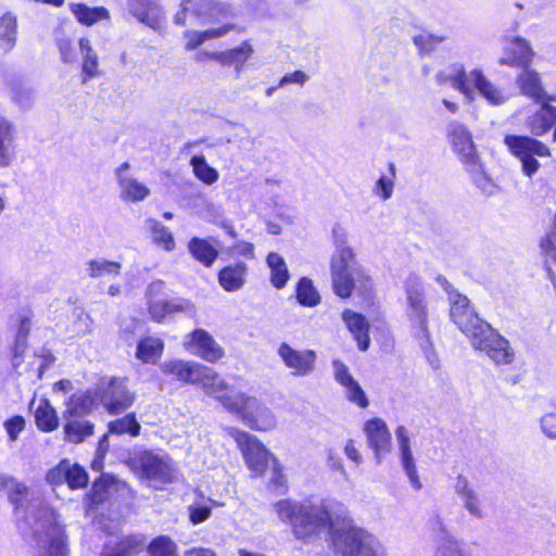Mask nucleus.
Segmentation results:
<instances>
[{
    "label": "nucleus",
    "mask_w": 556,
    "mask_h": 556,
    "mask_svg": "<svg viewBox=\"0 0 556 556\" xmlns=\"http://www.w3.org/2000/svg\"><path fill=\"white\" fill-rule=\"evenodd\" d=\"M342 319L354 339L357 341L358 349L361 351H367L370 339L368 334L369 324L366 317L351 309H344L342 313Z\"/></svg>",
    "instance_id": "obj_24"
},
{
    "label": "nucleus",
    "mask_w": 556,
    "mask_h": 556,
    "mask_svg": "<svg viewBox=\"0 0 556 556\" xmlns=\"http://www.w3.org/2000/svg\"><path fill=\"white\" fill-rule=\"evenodd\" d=\"M238 408L230 413L239 415L253 430L268 431L276 426V417L271 410L263 405L256 397L244 393L236 402Z\"/></svg>",
    "instance_id": "obj_9"
},
{
    "label": "nucleus",
    "mask_w": 556,
    "mask_h": 556,
    "mask_svg": "<svg viewBox=\"0 0 556 556\" xmlns=\"http://www.w3.org/2000/svg\"><path fill=\"white\" fill-rule=\"evenodd\" d=\"M108 429L111 434H129L131 437H138L140 434L141 426L137 420L135 413H129L122 418L110 421Z\"/></svg>",
    "instance_id": "obj_42"
},
{
    "label": "nucleus",
    "mask_w": 556,
    "mask_h": 556,
    "mask_svg": "<svg viewBox=\"0 0 556 556\" xmlns=\"http://www.w3.org/2000/svg\"><path fill=\"white\" fill-rule=\"evenodd\" d=\"M395 437L399 444V451H400V459L401 465L406 473L412 486L419 491L422 488V483L419 479L417 469H416V462L413 456L412 447H410V438L408 434V430L404 426H399L395 429Z\"/></svg>",
    "instance_id": "obj_17"
},
{
    "label": "nucleus",
    "mask_w": 556,
    "mask_h": 556,
    "mask_svg": "<svg viewBox=\"0 0 556 556\" xmlns=\"http://www.w3.org/2000/svg\"><path fill=\"white\" fill-rule=\"evenodd\" d=\"M345 390V396L348 400L356 404L361 408H366L369 405L368 397L359 383L353 379L351 383L343 386Z\"/></svg>",
    "instance_id": "obj_49"
},
{
    "label": "nucleus",
    "mask_w": 556,
    "mask_h": 556,
    "mask_svg": "<svg viewBox=\"0 0 556 556\" xmlns=\"http://www.w3.org/2000/svg\"><path fill=\"white\" fill-rule=\"evenodd\" d=\"M541 429L549 439H556V414H546L541 418Z\"/></svg>",
    "instance_id": "obj_58"
},
{
    "label": "nucleus",
    "mask_w": 556,
    "mask_h": 556,
    "mask_svg": "<svg viewBox=\"0 0 556 556\" xmlns=\"http://www.w3.org/2000/svg\"><path fill=\"white\" fill-rule=\"evenodd\" d=\"M160 369L164 375L173 376L176 380L187 384L198 383L203 371L201 364L181 359L166 361L160 365Z\"/></svg>",
    "instance_id": "obj_21"
},
{
    "label": "nucleus",
    "mask_w": 556,
    "mask_h": 556,
    "mask_svg": "<svg viewBox=\"0 0 556 556\" xmlns=\"http://www.w3.org/2000/svg\"><path fill=\"white\" fill-rule=\"evenodd\" d=\"M153 241L164 250L170 252L175 249V240L170 230L161 222L149 219Z\"/></svg>",
    "instance_id": "obj_47"
},
{
    "label": "nucleus",
    "mask_w": 556,
    "mask_h": 556,
    "mask_svg": "<svg viewBox=\"0 0 556 556\" xmlns=\"http://www.w3.org/2000/svg\"><path fill=\"white\" fill-rule=\"evenodd\" d=\"M14 125L0 116V166L9 167L15 160Z\"/></svg>",
    "instance_id": "obj_27"
},
{
    "label": "nucleus",
    "mask_w": 556,
    "mask_h": 556,
    "mask_svg": "<svg viewBox=\"0 0 556 556\" xmlns=\"http://www.w3.org/2000/svg\"><path fill=\"white\" fill-rule=\"evenodd\" d=\"M122 264L104 258L90 260L86 263V270L91 278H100L103 276H118Z\"/></svg>",
    "instance_id": "obj_44"
},
{
    "label": "nucleus",
    "mask_w": 556,
    "mask_h": 556,
    "mask_svg": "<svg viewBox=\"0 0 556 556\" xmlns=\"http://www.w3.org/2000/svg\"><path fill=\"white\" fill-rule=\"evenodd\" d=\"M448 137L454 151L458 154L462 163L466 165H476L480 157L469 129L458 122H453L448 126Z\"/></svg>",
    "instance_id": "obj_16"
},
{
    "label": "nucleus",
    "mask_w": 556,
    "mask_h": 556,
    "mask_svg": "<svg viewBox=\"0 0 556 556\" xmlns=\"http://www.w3.org/2000/svg\"><path fill=\"white\" fill-rule=\"evenodd\" d=\"M230 434L239 445L249 469L256 476L263 475L273 455L249 432L232 428Z\"/></svg>",
    "instance_id": "obj_10"
},
{
    "label": "nucleus",
    "mask_w": 556,
    "mask_h": 556,
    "mask_svg": "<svg viewBox=\"0 0 556 556\" xmlns=\"http://www.w3.org/2000/svg\"><path fill=\"white\" fill-rule=\"evenodd\" d=\"M429 528L435 544V556H466L463 544L451 532L442 516L435 514L429 520Z\"/></svg>",
    "instance_id": "obj_12"
},
{
    "label": "nucleus",
    "mask_w": 556,
    "mask_h": 556,
    "mask_svg": "<svg viewBox=\"0 0 556 556\" xmlns=\"http://www.w3.org/2000/svg\"><path fill=\"white\" fill-rule=\"evenodd\" d=\"M30 317L28 315L21 316L16 337L27 339L30 331Z\"/></svg>",
    "instance_id": "obj_61"
},
{
    "label": "nucleus",
    "mask_w": 556,
    "mask_h": 556,
    "mask_svg": "<svg viewBox=\"0 0 556 556\" xmlns=\"http://www.w3.org/2000/svg\"><path fill=\"white\" fill-rule=\"evenodd\" d=\"M79 50L83 56L81 70L86 76L83 81L99 75V60L88 38L79 39Z\"/></svg>",
    "instance_id": "obj_39"
},
{
    "label": "nucleus",
    "mask_w": 556,
    "mask_h": 556,
    "mask_svg": "<svg viewBox=\"0 0 556 556\" xmlns=\"http://www.w3.org/2000/svg\"><path fill=\"white\" fill-rule=\"evenodd\" d=\"M407 298L406 314L414 329V336L419 340L421 349L427 352L431 346L428 330V306L426 302L425 288L421 279L412 274L405 280Z\"/></svg>",
    "instance_id": "obj_6"
},
{
    "label": "nucleus",
    "mask_w": 556,
    "mask_h": 556,
    "mask_svg": "<svg viewBox=\"0 0 556 556\" xmlns=\"http://www.w3.org/2000/svg\"><path fill=\"white\" fill-rule=\"evenodd\" d=\"M332 367L334 380L342 387L346 383H351V381L354 379L350 374L349 367L340 359H334L332 362Z\"/></svg>",
    "instance_id": "obj_52"
},
{
    "label": "nucleus",
    "mask_w": 556,
    "mask_h": 556,
    "mask_svg": "<svg viewBox=\"0 0 556 556\" xmlns=\"http://www.w3.org/2000/svg\"><path fill=\"white\" fill-rule=\"evenodd\" d=\"M65 440L71 443H81L87 437L93 433V424L87 419L64 418Z\"/></svg>",
    "instance_id": "obj_36"
},
{
    "label": "nucleus",
    "mask_w": 556,
    "mask_h": 556,
    "mask_svg": "<svg viewBox=\"0 0 556 556\" xmlns=\"http://www.w3.org/2000/svg\"><path fill=\"white\" fill-rule=\"evenodd\" d=\"M27 349V339H22L15 336L14 345L12 348V364L14 367H18L23 363V355Z\"/></svg>",
    "instance_id": "obj_57"
},
{
    "label": "nucleus",
    "mask_w": 556,
    "mask_h": 556,
    "mask_svg": "<svg viewBox=\"0 0 556 556\" xmlns=\"http://www.w3.org/2000/svg\"><path fill=\"white\" fill-rule=\"evenodd\" d=\"M527 125L533 136L541 137L547 134L553 127H556V106L548 103L542 104V106L528 118Z\"/></svg>",
    "instance_id": "obj_26"
},
{
    "label": "nucleus",
    "mask_w": 556,
    "mask_h": 556,
    "mask_svg": "<svg viewBox=\"0 0 556 556\" xmlns=\"http://www.w3.org/2000/svg\"><path fill=\"white\" fill-rule=\"evenodd\" d=\"M56 43L62 62L66 64L74 63L76 58L72 41L68 38H60Z\"/></svg>",
    "instance_id": "obj_53"
},
{
    "label": "nucleus",
    "mask_w": 556,
    "mask_h": 556,
    "mask_svg": "<svg viewBox=\"0 0 556 556\" xmlns=\"http://www.w3.org/2000/svg\"><path fill=\"white\" fill-rule=\"evenodd\" d=\"M211 516V508L206 505L189 506V517L193 525L205 521Z\"/></svg>",
    "instance_id": "obj_56"
},
{
    "label": "nucleus",
    "mask_w": 556,
    "mask_h": 556,
    "mask_svg": "<svg viewBox=\"0 0 556 556\" xmlns=\"http://www.w3.org/2000/svg\"><path fill=\"white\" fill-rule=\"evenodd\" d=\"M146 541L144 534H129L122 538L113 546L105 547L100 556H136L143 549Z\"/></svg>",
    "instance_id": "obj_28"
},
{
    "label": "nucleus",
    "mask_w": 556,
    "mask_h": 556,
    "mask_svg": "<svg viewBox=\"0 0 556 556\" xmlns=\"http://www.w3.org/2000/svg\"><path fill=\"white\" fill-rule=\"evenodd\" d=\"M448 302L452 321L469 339L473 349L485 353L496 365L514 362L515 351L509 341L479 317L466 295L452 290Z\"/></svg>",
    "instance_id": "obj_3"
},
{
    "label": "nucleus",
    "mask_w": 556,
    "mask_h": 556,
    "mask_svg": "<svg viewBox=\"0 0 556 556\" xmlns=\"http://www.w3.org/2000/svg\"><path fill=\"white\" fill-rule=\"evenodd\" d=\"M277 354L293 376L307 377L316 369L317 354L313 350H296L289 343L282 342L277 349Z\"/></svg>",
    "instance_id": "obj_11"
},
{
    "label": "nucleus",
    "mask_w": 556,
    "mask_h": 556,
    "mask_svg": "<svg viewBox=\"0 0 556 556\" xmlns=\"http://www.w3.org/2000/svg\"><path fill=\"white\" fill-rule=\"evenodd\" d=\"M248 267L242 262L228 265L219 270L218 282L227 292L237 291L243 287Z\"/></svg>",
    "instance_id": "obj_30"
},
{
    "label": "nucleus",
    "mask_w": 556,
    "mask_h": 556,
    "mask_svg": "<svg viewBox=\"0 0 556 556\" xmlns=\"http://www.w3.org/2000/svg\"><path fill=\"white\" fill-rule=\"evenodd\" d=\"M149 556H177V545L167 535L154 538L147 546Z\"/></svg>",
    "instance_id": "obj_48"
},
{
    "label": "nucleus",
    "mask_w": 556,
    "mask_h": 556,
    "mask_svg": "<svg viewBox=\"0 0 556 556\" xmlns=\"http://www.w3.org/2000/svg\"><path fill=\"white\" fill-rule=\"evenodd\" d=\"M266 263L270 269L271 285L277 289L285 288L290 275L283 257L276 252H270L266 257Z\"/></svg>",
    "instance_id": "obj_37"
},
{
    "label": "nucleus",
    "mask_w": 556,
    "mask_h": 556,
    "mask_svg": "<svg viewBox=\"0 0 556 556\" xmlns=\"http://www.w3.org/2000/svg\"><path fill=\"white\" fill-rule=\"evenodd\" d=\"M437 80L439 84L451 80L453 87L464 93L469 100L473 99V91L470 85H472L491 105H501L508 100V94L503 89L492 84L481 70L476 68L466 73L465 70L460 67L457 73L453 75H445V73L440 72L437 74Z\"/></svg>",
    "instance_id": "obj_5"
},
{
    "label": "nucleus",
    "mask_w": 556,
    "mask_h": 556,
    "mask_svg": "<svg viewBox=\"0 0 556 556\" xmlns=\"http://www.w3.org/2000/svg\"><path fill=\"white\" fill-rule=\"evenodd\" d=\"M0 490L8 493L15 514L25 515L24 523L33 532L39 556H66L67 548L63 529L59 525L54 511L46 505L24 507L29 500L34 501V493L25 483L17 481L12 476L0 475Z\"/></svg>",
    "instance_id": "obj_2"
},
{
    "label": "nucleus",
    "mask_w": 556,
    "mask_h": 556,
    "mask_svg": "<svg viewBox=\"0 0 556 556\" xmlns=\"http://www.w3.org/2000/svg\"><path fill=\"white\" fill-rule=\"evenodd\" d=\"M541 248L548 257L556 262V229L551 231L541 242Z\"/></svg>",
    "instance_id": "obj_60"
},
{
    "label": "nucleus",
    "mask_w": 556,
    "mask_h": 556,
    "mask_svg": "<svg viewBox=\"0 0 556 556\" xmlns=\"http://www.w3.org/2000/svg\"><path fill=\"white\" fill-rule=\"evenodd\" d=\"M308 80V75L303 71H294L280 78L278 87H283L288 84L304 85Z\"/></svg>",
    "instance_id": "obj_59"
},
{
    "label": "nucleus",
    "mask_w": 556,
    "mask_h": 556,
    "mask_svg": "<svg viewBox=\"0 0 556 556\" xmlns=\"http://www.w3.org/2000/svg\"><path fill=\"white\" fill-rule=\"evenodd\" d=\"M454 492L459 497L463 507L471 517L476 519L484 518L485 514L479 492L470 483L466 476L459 473L456 477Z\"/></svg>",
    "instance_id": "obj_19"
},
{
    "label": "nucleus",
    "mask_w": 556,
    "mask_h": 556,
    "mask_svg": "<svg viewBox=\"0 0 556 556\" xmlns=\"http://www.w3.org/2000/svg\"><path fill=\"white\" fill-rule=\"evenodd\" d=\"M466 170L470 174L471 181L486 197L494 195L497 186L494 181L484 173L483 166L479 161H476V165H466Z\"/></svg>",
    "instance_id": "obj_40"
},
{
    "label": "nucleus",
    "mask_w": 556,
    "mask_h": 556,
    "mask_svg": "<svg viewBox=\"0 0 556 556\" xmlns=\"http://www.w3.org/2000/svg\"><path fill=\"white\" fill-rule=\"evenodd\" d=\"M130 15L151 29L161 33L166 27V14L157 0H126Z\"/></svg>",
    "instance_id": "obj_14"
},
{
    "label": "nucleus",
    "mask_w": 556,
    "mask_h": 556,
    "mask_svg": "<svg viewBox=\"0 0 556 556\" xmlns=\"http://www.w3.org/2000/svg\"><path fill=\"white\" fill-rule=\"evenodd\" d=\"M190 165L192 166L195 177L206 185H212L219 178L218 172L207 164L203 155L192 156Z\"/></svg>",
    "instance_id": "obj_45"
},
{
    "label": "nucleus",
    "mask_w": 556,
    "mask_h": 556,
    "mask_svg": "<svg viewBox=\"0 0 556 556\" xmlns=\"http://www.w3.org/2000/svg\"><path fill=\"white\" fill-rule=\"evenodd\" d=\"M25 427V420L22 416H14L4 422V428L9 439L15 441Z\"/></svg>",
    "instance_id": "obj_54"
},
{
    "label": "nucleus",
    "mask_w": 556,
    "mask_h": 556,
    "mask_svg": "<svg viewBox=\"0 0 556 556\" xmlns=\"http://www.w3.org/2000/svg\"><path fill=\"white\" fill-rule=\"evenodd\" d=\"M66 483L71 489H81L88 484V473L78 464L70 462V471L66 475Z\"/></svg>",
    "instance_id": "obj_50"
},
{
    "label": "nucleus",
    "mask_w": 556,
    "mask_h": 556,
    "mask_svg": "<svg viewBox=\"0 0 556 556\" xmlns=\"http://www.w3.org/2000/svg\"><path fill=\"white\" fill-rule=\"evenodd\" d=\"M233 28V25L228 24L217 28H211L203 31H192L188 30L185 33L186 38H188V42L186 48L188 50H193L200 47L202 43L210 39L219 38L225 36Z\"/></svg>",
    "instance_id": "obj_41"
},
{
    "label": "nucleus",
    "mask_w": 556,
    "mask_h": 556,
    "mask_svg": "<svg viewBox=\"0 0 556 556\" xmlns=\"http://www.w3.org/2000/svg\"><path fill=\"white\" fill-rule=\"evenodd\" d=\"M70 471V460L63 459L58 466L47 472L46 479L52 485L66 483V475Z\"/></svg>",
    "instance_id": "obj_51"
},
{
    "label": "nucleus",
    "mask_w": 556,
    "mask_h": 556,
    "mask_svg": "<svg viewBox=\"0 0 556 556\" xmlns=\"http://www.w3.org/2000/svg\"><path fill=\"white\" fill-rule=\"evenodd\" d=\"M68 9L77 22L85 26H92L100 21L111 18L110 11L104 7L91 8L85 3L72 2L68 4Z\"/></svg>",
    "instance_id": "obj_29"
},
{
    "label": "nucleus",
    "mask_w": 556,
    "mask_h": 556,
    "mask_svg": "<svg viewBox=\"0 0 556 556\" xmlns=\"http://www.w3.org/2000/svg\"><path fill=\"white\" fill-rule=\"evenodd\" d=\"M517 83L521 92L535 101H541L545 98V91L538 72L529 70V67L523 68L517 78Z\"/></svg>",
    "instance_id": "obj_34"
},
{
    "label": "nucleus",
    "mask_w": 556,
    "mask_h": 556,
    "mask_svg": "<svg viewBox=\"0 0 556 556\" xmlns=\"http://www.w3.org/2000/svg\"><path fill=\"white\" fill-rule=\"evenodd\" d=\"M164 343L159 338L147 337L137 344L136 357L143 363H155L162 355Z\"/></svg>",
    "instance_id": "obj_38"
},
{
    "label": "nucleus",
    "mask_w": 556,
    "mask_h": 556,
    "mask_svg": "<svg viewBox=\"0 0 556 556\" xmlns=\"http://www.w3.org/2000/svg\"><path fill=\"white\" fill-rule=\"evenodd\" d=\"M119 187L122 190L121 197L124 200L138 202L144 200L150 194L149 188L134 178L121 177Z\"/></svg>",
    "instance_id": "obj_43"
},
{
    "label": "nucleus",
    "mask_w": 556,
    "mask_h": 556,
    "mask_svg": "<svg viewBox=\"0 0 556 556\" xmlns=\"http://www.w3.org/2000/svg\"><path fill=\"white\" fill-rule=\"evenodd\" d=\"M334 251L330 258L332 290L341 299H349L356 291L363 298H369L372 291V278L357 261L356 253L349 245V232L341 225L332 228Z\"/></svg>",
    "instance_id": "obj_4"
},
{
    "label": "nucleus",
    "mask_w": 556,
    "mask_h": 556,
    "mask_svg": "<svg viewBox=\"0 0 556 556\" xmlns=\"http://www.w3.org/2000/svg\"><path fill=\"white\" fill-rule=\"evenodd\" d=\"M135 393L130 392L125 381L112 378L101 390L100 401L111 415H119L126 412L135 402Z\"/></svg>",
    "instance_id": "obj_13"
},
{
    "label": "nucleus",
    "mask_w": 556,
    "mask_h": 556,
    "mask_svg": "<svg viewBox=\"0 0 556 556\" xmlns=\"http://www.w3.org/2000/svg\"><path fill=\"white\" fill-rule=\"evenodd\" d=\"M188 251L195 261L205 267H211L218 257V251L206 239L198 237L190 239Z\"/></svg>",
    "instance_id": "obj_35"
},
{
    "label": "nucleus",
    "mask_w": 556,
    "mask_h": 556,
    "mask_svg": "<svg viewBox=\"0 0 556 556\" xmlns=\"http://www.w3.org/2000/svg\"><path fill=\"white\" fill-rule=\"evenodd\" d=\"M253 53L252 46L244 41L239 47L224 51L205 53L210 59L219 62L224 66H235L238 73L241 72L243 64Z\"/></svg>",
    "instance_id": "obj_25"
},
{
    "label": "nucleus",
    "mask_w": 556,
    "mask_h": 556,
    "mask_svg": "<svg viewBox=\"0 0 556 556\" xmlns=\"http://www.w3.org/2000/svg\"><path fill=\"white\" fill-rule=\"evenodd\" d=\"M190 2V0H184L181 3H180V10L174 15V23L179 25V26H184L186 24V15H187V12H188V3Z\"/></svg>",
    "instance_id": "obj_64"
},
{
    "label": "nucleus",
    "mask_w": 556,
    "mask_h": 556,
    "mask_svg": "<svg viewBox=\"0 0 556 556\" xmlns=\"http://www.w3.org/2000/svg\"><path fill=\"white\" fill-rule=\"evenodd\" d=\"M532 58L533 51L530 43L521 37H515L506 48V56L502 58L500 62L503 65L526 68L530 66Z\"/></svg>",
    "instance_id": "obj_23"
},
{
    "label": "nucleus",
    "mask_w": 556,
    "mask_h": 556,
    "mask_svg": "<svg viewBox=\"0 0 556 556\" xmlns=\"http://www.w3.org/2000/svg\"><path fill=\"white\" fill-rule=\"evenodd\" d=\"M202 369L198 383L202 386L205 393L218 400L228 412L237 409L236 402L242 392L228 393V384L224 379L208 367L202 365Z\"/></svg>",
    "instance_id": "obj_15"
},
{
    "label": "nucleus",
    "mask_w": 556,
    "mask_h": 556,
    "mask_svg": "<svg viewBox=\"0 0 556 556\" xmlns=\"http://www.w3.org/2000/svg\"><path fill=\"white\" fill-rule=\"evenodd\" d=\"M504 143L510 153L520 161L522 173L527 177H532L540 168V163L535 160V156H551L549 148L533 137L507 135L504 138Z\"/></svg>",
    "instance_id": "obj_8"
},
{
    "label": "nucleus",
    "mask_w": 556,
    "mask_h": 556,
    "mask_svg": "<svg viewBox=\"0 0 556 556\" xmlns=\"http://www.w3.org/2000/svg\"><path fill=\"white\" fill-rule=\"evenodd\" d=\"M30 409L34 413L35 424L42 432H51L59 427V416L56 410L46 397L35 400L30 403Z\"/></svg>",
    "instance_id": "obj_22"
},
{
    "label": "nucleus",
    "mask_w": 556,
    "mask_h": 556,
    "mask_svg": "<svg viewBox=\"0 0 556 556\" xmlns=\"http://www.w3.org/2000/svg\"><path fill=\"white\" fill-rule=\"evenodd\" d=\"M190 344L195 354L208 363L218 362L225 354L224 349L204 329H195L190 333Z\"/></svg>",
    "instance_id": "obj_20"
},
{
    "label": "nucleus",
    "mask_w": 556,
    "mask_h": 556,
    "mask_svg": "<svg viewBox=\"0 0 556 556\" xmlns=\"http://www.w3.org/2000/svg\"><path fill=\"white\" fill-rule=\"evenodd\" d=\"M164 282L156 280L150 283L147 290V296L149 299V311L151 315L157 320H161L163 313L180 309V307L177 305L159 299V296L164 293Z\"/></svg>",
    "instance_id": "obj_32"
},
{
    "label": "nucleus",
    "mask_w": 556,
    "mask_h": 556,
    "mask_svg": "<svg viewBox=\"0 0 556 556\" xmlns=\"http://www.w3.org/2000/svg\"><path fill=\"white\" fill-rule=\"evenodd\" d=\"M344 452H345L346 457L350 458L351 460L355 462L356 464H359L362 462V456L359 455L358 451L354 446L353 440L348 441V443L344 447Z\"/></svg>",
    "instance_id": "obj_63"
},
{
    "label": "nucleus",
    "mask_w": 556,
    "mask_h": 556,
    "mask_svg": "<svg viewBox=\"0 0 556 556\" xmlns=\"http://www.w3.org/2000/svg\"><path fill=\"white\" fill-rule=\"evenodd\" d=\"M364 431L370 448L374 450L377 463L380 464L384 454L391 447V433L387 424L380 418H374L365 424Z\"/></svg>",
    "instance_id": "obj_18"
},
{
    "label": "nucleus",
    "mask_w": 556,
    "mask_h": 556,
    "mask_svg": "<svg viewBox=\"0 0 556 556\" xmlns=\"http://www.w3.org/2000/svg\"><path fill=\"white\" fill-rule=\"evenodd\" d=\"M132 469L147 480L170 483L175 479V466L166 455L151 450L136 452L130 458Z\"/></svg>",
    "instance_id": "obj_7"
},
{
    "label": "nucleus",
    "mask_w": 556,
    "mask_h": 556,
    "mask_svg": "<svg viewBox=\"0 0 556 556\" xmlns=\"http://www.w3.org/2000/svg\"><path fill=\"white\" fill-rule=\"evenodd\" d=\"M393 188H394L393 180L387 176H381L376 182L375 191L383 200H388L392 197Z\"/></svg>",
    "instance_id": "obj_55"
},
{
    "label": "nucleus",
    "mask_w": 556,
    "mask_h": 556,
    "mask_svg": "<svg viewBox=\"0 0 556 556\" xmlns=\"http://www.w3.org/2000/svg\"><path fill=\"white\" fill-rule=\"evenodd\" d=\"M233 249L238 252V254L244 257H254V245L250 242L240 241L233 247Z\"/></svg>",
    "instance_id": "obj_62"
},
{
    "label": "nucleus",
    "mask_w": 556,
    "mask_h": 556,
    "mask_svg": "<svg viewBox=\"0 0 556 556\" xmlns=\"http://www.w3.org/2000/svg\"><path fill=\"white\" fill-rule=\"evenodd\" d=\"M296 299L301 305L308 307L316 306L319 303L320 296L309 278L302 277L299 280L296 286Z\"/></svg>",
    "instance_id": "obj_46"
},
{
    "label": "nucleus",
    "mask_w": 556,
    "mask_h": 556,
    "mask_svg": "<svg viewBox=\"0 0 556 556\" xmlns=\"http://www.w3.org/2000/svg\"><path fill=\"white\" fill-rule=\"evenodd\" d=\"M94 406L93 395L86 392L74 393L66 403V409L63 412V418H80L86 417L92 412Z\"/></svg>",
    "instance_id": "obj_31"
},
{
    "label": "nucleus",
    "mask_w": 556,
    "mask_h": 556,
    "mask_svg": "<svg viewBox=\"0 0 556 556\" xmlns=\"http://www.w3.org/2000/svg\"><path fill=\"white\" fill-rule=\"evenodd\" d=\"M274 507L278 518L291 525L298 540L311 542L328 529L333 549L341 556H388L381 541L368 531L357 527L336 528L334 515L344 507L339 502L281 500Z\"/></svg>",
    "instance_id": "obj_1"
},
{
    "label": "nucleus",
    "mask_w": 556,
    "mask_h": 556,
    "mask_svg": "<svg viewBox=\"0 0 556 556\" xmlns=\"http://www.w3.org/2000/svg\"><path fill=\"white\" fill-rule=\"evenodd\" d=\"M17 41V16L13 12H5L0 16V49L8 53Z\"/></svg>",
    "instance_id": "obj_33"
}]
</instances>
